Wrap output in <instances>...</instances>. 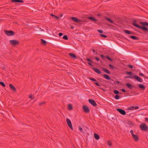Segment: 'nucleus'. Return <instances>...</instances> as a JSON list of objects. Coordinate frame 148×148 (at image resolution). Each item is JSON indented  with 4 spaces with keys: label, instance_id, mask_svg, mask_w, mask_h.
<instances>
[{
    "label": "nucleus",
    "instance_id": "obj_53",
    "mask_svg": "<svg viewBox=\"0 0 148 148\" xmlns=\"http://www.w3.org/2000/svg\"><path fill=\"white\" fill-rule=\"evenodd\" d=\"M92 51H93V53H94L95 54L97 53H95V52H96L94 49H92Z\"/></svg>",
    "mask_w": 148,
    "mask_h": 148
},
{
    "label": "nucleus",
    "instance_id": "obj_47",
    "mask_svg": "<svg viewBox=\"0 0 148 148\" xmlns=\"http://www.w3.org/2000/svg\"><path fill=\"white\" fill-rule=\"evenodd\" d=\"M121 90L123 92H126V90L125 89H121Z\"/></svg>",
    "mask_w": 148,
    "mask_h": 148
},
{
    "label": "nucleus",
    "instance_id": "obj_51",
    "mask_svg": "<svg viewBox=\"0 0 148 148\" xmlns=\"http://www.w3.org/2000/svg\"><path fill=\"white\" fill-rule=\"evenodd\" d=\"M139 108V107L138 106H134V110L137 109Z\"/></svg>",
    "mask_w": 148,
    "mask_h": 148
},
{
    "label": "nucleus",
    "instance_id": "obj_1",
    "mask_svg": "<svg viewBox=\"0 0 148 148\" xmlns=\"http://www.w3.org/2000/svg\"><path fill=\"white\" fill-rule=\"evenodd\" d=\"M134 23H132V25L136 27L141 29L143 30L145 32H148V28L146 27L143 26H140L138 25L136 23V20H134L133 21Z\"/></svg>",
    "mask_w": 148,
    "mask_h": 148
},
{
    "label": "nucleus",
    "instance_id": "obj_34",
    "mask_svg": "<svg viewBox=\"0 0 148 148\" xmlns=\"http://www.w3.org/2000/svg\"><path fill=\"white\" fill-rule=\"evenodd\" d=\"M63 38L65 40H68V39L67 36L66 35H64L63 37Z\"/></svg>",
    "mask_w": 148,
    "mask_h": 148
},
{
    "label": "nucleus",
    "instance_id": "obj_62",
    "mask_svg": "<svg viewBox=\"0 0 148 148\" xmlns=\"http://www.w3.org/2000/svg\"><path fill=\"white\" fill-rule=\"evenodd\" d=\"M100 88L102 89V90H103L104 91H105V90L104 89H103L102 88Z\"/></svg>",
    "mask_w": 148,
    "mask_h": 148
},
{
    "label": "nucleus",
    "instance_id": "obj_22",
    "mask_svg": "<svg viewBox=\"0 0 148 148\" xmlns=\"http://www.w3.org/2000/svg\"><path fill=\"white\" fill-rule=\"evenodd\" d=\"M94 135V137L96 139L98 140L99 139V136L96 133H95Z\"/></svg>",
    "mask_w": 148,
    "mask_h": 148
},
{
    "label": "nucleus",
    "instance_id": "obj_57",
    "mask_svg": "<svg viewBox=\"0 0 148 148\" xmlns=\"http://www.w3.org/2000/svg\"><path fill=\"white\" fill-rule=\"evenodd\" d=\"M139 75H140L141 76H144V75L142 73H140Z\"/></svg>",
    "mask_w": 148,
    "mask_h": 148
},
{
    "label": "nucleus",
    "instance_id": "obj_39",
    "mask_svg": "<svg viewBox=\"0 0 148 148\" xmlns=\"http://www.w3.org/2000/svg\"><path fill=\"white\" fill-rule=\"evenodd\" d=\"M107 144L110 146H111L112 145V143L110 141H108V142Z\"/></svg>",
    "mask_w": 148,
    "mask_h": 148
},
{
    "label": "nucleus",
    "instance_id": "obj_59",
    "mask_svg": "<svg viewBox=\"0 0 148 148\" xmlns=\"http://www.w3.org/2000/svg\"><path fill=\"white\" fill-rule=\"evenodd\" d=\"M145 120L146 121L148 122V118H145Z\"/></svg>",
    "mask_w": 148,
    "mask_h": 148
},
{
    "label": "nucleus",
    "instance_id": "obj_36",
    "mask_svg": "<svg viewBox=\"0 0 148 148\" xmlns=\"http://www.w3.org/2000/svg\"><path fill=\"white\" fill-rule=\"evenodd\" d=\"M120 98V96L118 95H116L114 97V98L116 99H118Z\"/></svg>",
    "mask_w": 148,
    "mask_h": 148
},
{
    "label": "nucleus",
    "instance_id": "obj_11",
    "mask_svg": "<svg viewBox=\"0 0 148 148\" xmlns=\"http://www.w3.org/2000/svg\"><path fill=\"white\" fill-rule=\"evenodd\" d=\"M92 69L95 72L97 73L98 74H101V72L100 71V70L96 68H92Z\"/></svg>",
    "mask_w": 148,
    "mask_h": 148
},
{
    "label": "nucleus",
    "instance_id": "obj_55",
    "mask_svg": "<svg viewBox=\"0 0 148 148\" xmlns=\"http://www.w3.org/2000/svg\"><path fill=\"white\" fill-rule=\"evenodd\" d=\"M50 15L51 16H52V17H55V16L56 15L52 14H50Z\"/></svg>",
    "mask_w": 148,
    "mask_h": 148
},
{
    "label": "nucleus",
    "instance_id": "obj_3",
    "mask_svg": "<svg viewBox=\"0 0 148 148\" xmlns=\"http://www.w3.org/2000/svg\"><path fill=\"white\" fill-rule=\"evenodd\" d=\"M140 127L141 130L144 131H147L148 129L147 125L145 123L141 124L140 126Z\"/></svg>",
    "mask_w": 148,
    "mask_h": 148
},
{
    "label": "nucleus",
    "instance_id": "obj_41",
    "mask_svg": "<svg viewBox=\"0 0 148 148\" xmlns=\"http://www.w3.org/2000/svg\"><path fill=\"white\" fill-rule=\"evenodd\" d=\"M109 67H110L111 68L113 69V68H114V67L111 64H109Z\"/></svg>",
    "mask_w": 148,
    "mask_h": 148
},
{
    "label": "nucleus",
    "instance_id": "obj_33",
    "mask_svg": "<svg viewBox=\"0 0 148 148\" xmlns=\"http://www.w3.org/2000/svg\"><path fill=\"white\" fill-rule=\"evenodd\" d=\"M0 84L4 87L5 86V85L3 82H0Z\"/></svg>",
    "mask_w": 148,
    "mask_h": 148
},
{
    "label": "nucleus",
    "instance_id": "obj_6",
    "mask_svg": "<svg viewBox=\"0 0 148 148\" xmlns=\"http://www.w3.org/2000/svg\"><path fill=\"white\" fill-rule=\"evenodd\" d=\"M116 110L122 115H125L126 114L125 111L121 109L117 108Z\"/></svg>",
    "mask_w": 148,
    "mask_h": 148
},
{
    "label": "nucleus",
    "instance_id": "obj_35",
    "mask_svg": "<svg viewBox=\"0 0 148 148\" xmlns=\"http://www.w3.org/2000/svg\"><path fill=\"white\" fill-rule=\"evenodd\" d=\"M59 45L60 46H61L62 47H68L67 46L64 45L62 44L61 43H59Z\"/></svg>",
    "mask_w": 148,
    "mask_h": 148
},
{
    "label": "nucleus",
    "instance_id": "obj_58",
    "mask_svg": "<svg viewBox=\"0 0 148 148\" xmlns=\"http://www.w3.org/2000/svg\"><path fill=\"white\" fill-rule=\"evenodd\" d=\"M55 17H56L57 19H58L59 18V17L57 16H56Z\"/></svg>",
    "mask_w": 148,
    "mask_h": 148
},
{
    "label": "nucleus",
    "instance_id": "obj_27",
    "mask_svg": "<svg viewBox=\"0 0 148 148\" xmlns=\"http://www.w3.org/2000/svg\"><path fill=\"white\" fill-rule=\"evenodd\" d=\"M41 42L42 44L43 45H45L47 43V42L45 40H44L43 39H41Z\"/></svg>",
    "mask_w": 148,
    "mask_h": 148
},
{
    "label": "nucleus",
    "instance_id": "obj_9",
    "mask_svg": "<svg viewBox=\"0 0 148 148\" xmlns=\"http://www.w3.org/2000/svg\"><path fill=\"white\" fill-rule=\"evenodd\" d=\"M9 86L10 89L12 90L14 92H16V91L17 90L16 88L12 84H9Z\"/></svg>",
    "mask_w": 148,
    "mask_h": 148
},
{
    "label": "nucleus",
    "instance_id": "obj_49",
    "mask_svg": "<svg viewBox=\"0 0 148 148\" xmlns=\"http://www.w3.org/2000/svg\"><path fill=\"white\" fill-rule=\"evenodd\" d=\"M130 132L132 134V136L133 135H134V134L133 133V131L132 130H131L130 131Z\"/></svg>",
    "mask_w": 148,
    "mask_h": 148
},
{
    "label": "nucleus",
    "instance_id": "obj_42",
    "mask_svg": "<svg viewBox=\"0 0 148 148\" xmlns=\"http://www.w3.org/2000/svg\"><path fill=\"white\" fill-rule=\"evenodd\" d=\"M98 31L99 33L102 34L103 33V31L102 30L99 29L98 30Z\"/></svg>",
    "mask_w": 148,
    "mask_h": 148
},
{
    "label": "nucleus",
    "instance_id": "obj_50",
    "mask_svg": "<svg viewBox=\"0 0 148 148\" xmlns=\"http://www.w3.org/2000/svg\"><path fill=\"white\" fill-rule=\"evenodd\" d=\"M69 126L70 127V128H71V129L72 130L73 129V127L72 126V125H69Z\"/></svg>",
    "mask_w": 148,
    "mask_h": 148
},
{
    "label": "nucleus",
    "instance_id": "obj_32",
    "mask_svg": "<svg viewBox=\"0 0 148 148\" xmlns=\"http://www.w3.org/2000/svg\"><path fill=\"white\" fill-rule=\"evenodd\" d=\"M127 110H134V106H131L128 108Z\"/></svg>",
    "mask_w": 148,
    "mask_h": 148
},
{
    "label": "nucleus",
    "instance_id": "obj_56",
    "mask_svg": "<svg viewBox=\"0 0 148 148\" xmlns=\"http://www.w3.org/2000/svg\"><path fill=\"white\" fill-rule=\"evenodd\" d=\"M116 82L117 84H119L120 83V82L118 81H116Z\"/></svg>",
    "mask_w": 148,
    "mask_h": 148
},
{
    "label": "nucleus",
    "instance_id": "obj_2",
    "mask_svg": "<svg viewBox=\"0 0 148 148\" xmlns=\"http://www.w3.org/2000/svg\"><path fill=\"white\" fill-rule=\"evenodd\" d=\"M138 82H143V80L137 75H134L133 77L132 76H128L125 77V78H131L132 79L133 77Z\"/></svg>",
    "mask_w": 148,
    "mask_h": 148
},
{
    "label": "nucleus",
    "instance_id": "obj_25",
    "mask_svg": "<svg viewBox=\"0 0 148 148\" xmlns=\"http://www.w3.org/2000/svg\"><path fill=\"white\" fill-rule=\"evenodd\" d=\"M132 39L134 40H138L139 39V38H138L137 37L134 36H130V37Z\"/></svg>",
    "mask_w": 148,
    "mask_h": 148
},
{
    "label": "nucleus",
    "instance_id": "obj_16",
    "mask_svg": "<svg viewBox=\"0 0 148 148\" xmlns=\"http://www.w3.org/2000/svg\"><path fill=\"white\" fill-rule=\"evenodd\" d=\"M69 55L71 57L75 59L77 58L76 56L75 55V54L73 53H69Z\"/></svg>",
    "mask_w": 148,
    "mask_h": 148
},
{
    "label": "nucleus",
    "instance_id": "obj_26",
    "mask_svg": "<svg viewBox=\"0 0 148 148\" xmlns=\"http://www.w3.org/2000/svg\"><path fill=\"white\" fill-rule=\"evenodd\" d=\"M106 19L112 23H114V21L110 18H106Z\"/></svg>",
    "mask_w": 148,
    "mask_h": 148
},
{
    "label": "nucleus",
    "instance_id": "obj_23",
    "mask_svg": "<svg viewBox=\"0 0 148 148\" xmlns=\"http://www.w3.org/2000/svg\"><path fill=\"white\" fill-rule=\"evenodd\" d=\"M103 71H104L106 73L108 74H110V72L108 70V69H106L105 68H103L102 69Z\"/></svg>",
    "mask_w": 148,
    "mask_h": 148
},
{
    "label": "nucleus",
    "instance_id": "obj_4",
    "mask_svg": "<svg viewBox=\"0 0 148 148\" xmlns=\"http://www.w3.org/2000/svg\"><path fill=\"white\" fill-rule=\"evenodd\" d=\"M5 34L8 36H12L14 35V32L12 30H5Z\"/></svg>",
    "mask_w": 148,
    "mask_h": 148
},
{
    "label": "nucleus",
    "instance_id": "obj_28",
    "mask_svg": "<svg viewBox=\"0 0 148 148\" xmlns=\"http://www.w3.org/2000/svg\"><path fill=\"white\" fill-rule=\"evenodd\" d=\"M105 58L108 60H109L110 61H113V60L109 56H105Z\"/></svg>",
    "mask_w": 148,
    "mask_h": 148
},
{
    "label": "nucleus",
    "instance_id": "obj_8",
    "mask_svg": "<svg viewBox=\"0 0 148 148\" xmlns=\"http://www.w3.org/2000/svg\"><path fill=\"white\" fill-rule=\"evenodd\" d=\"M88 101L90 103L94 106H95L97 105L95 101L93 99H90L88 100Z\"/></svg>",
    "mask_w": 148,
    "mask_h": 148
},
{
    "label": "nucleus",
    "instance_id": "obj_54",
    "mask_svg": "<svg viewBox=\"0 0 148 148\" xmlns=\"http://www.w3.org/2000/svg\"><path fill=\"white\" fill-rule=\"evenodd\" d=\"M29 98H30L31 99H34V98H32V95H30L29 96Z\"/></svg>",
    "mask_w": 148,
    "mask_h": 148
},
{
    "label": "nucleus",
    "instance_id": "obj_29",
    "mask_svg": "<svg viewBox=\"0 0 148 148\" xmlns=\"http://www.w3.org/2000/svg\"><path fill=\"white\" fill-rule=\"evenodd\" d=\"M114 93L116 95H118L120 94V92L119 91L117 90H114L113 91Z\"/></svg>",
    "mask_w": 148,
    "mask_h": 148
},
{
    "label": "nucleus",
    "instance_id": "obj_10",
    "mask_svg": "<svg viewBox=\"0 0 148 148\" xmlns=\"http://www.w3.org/2000/svg\"><path fill=\"white\" fill-rule=\"evenodd\" d=\"M86 60L88 62V64L89 66H93V65L92 64V63H93V61L92 60L88 58H86Z\"/></svg>",
    "mask_w": 148,
    "mask_h": 148
},
{
    "label": "nucleus",
    "instance_id": "obj_31",
    "mask_svg": "<svg viewBox=\"0 0 148 148\" xmlns=\"http://www.w3.org/2000/svg\"><path fill=\"white\" fill-rule=\"evenodd\" d=\"M68 109L71 110L73 108L71 104H69L68 105Z\"/></svg>",
    "mask_w": 148,
    "mask_h": 148
},
{
    "label": "nucleus",
    "instance_id": "obj_44",
    "mask_svg": "<svg viewBox=\"0 0 148 148\" xmlns=\"http://www.w3.org/2000/svg\"><path fill=\"white\" fill-rule=\"evenodd\" d=\"M94 84L97 86H100L101 85H100L99 83H98L97 82H95Z\"/></svg>",
    "mask_w": 148,
    "mask_h": 148
},
{
    "label": "nucleus",
    "instance_id": "obj_5",
    "mask_svg": "<svg viewBox=\"0 0 148 148\" xmlns=\"http://www.w3.org/2000/svg\"><path fill=\"white\" fill-rule=\"evenodd\" d=\"M10 42L12 46L17 45L19 43V42L18 40H10Z\"/></svg>",
    "mask_w": 148,
    "mask_h": 148
},
{
    "label": "nucleus",
    "instance_id": "obj_40",
    "mask_svg": "<svg viewBox=\"0 0 148 148\" xmlns=\"http://www.w3.org/2000/svg\"><path fill=\"white\" fill-rule=\"evenodd\" d=\"M100 36L103 37L104 38H106L107 37V36H106L105 35H104V34H100Z\"/></svg>",
    "mask_w": 148,
    "mask_h": 148
},
{
    "label": "nucleus",
    "instance_id": "obj_7",
    "mask_svg": "<svg viewBox=\"0 0 148 148\" xmlns=\"http://www.w3.org/2000/svg\"><path fill=\"white\" fill-rule=\"evenodd\" d=\"M82 108L84 111L86 113H88L90 112L89 109L87 106L84 105L83 106Z\"/></svg>",
    "mask_w": 148,
    "mask_h": 148
},
{
    "label": "nucleus",
    "instance_id": "obj_19",
    "mask_svg": "<svg viewBox=\"0 0 148 148\" xmlns=\"http://www.w3.org/2000/svg\"><path fill=\"white\" fill-rule=\"evenodd\" d=\"M126 85L128 88H130V90L132 89V88L133 87V86L130 83H126Z\"/></svg>",
    "mask_w": 148,
    "mask_h": 148
},
{
    "label": "nucleus",
    "instance_id": "obj_21",
    "mask_svg": "<svg viewBox=\"0 0 148 148\" xmlns=\"http://www.w3.org/2000/svg\"><path fill=\"white\" fill-rule=\"evenodd\" d=\"M11 1L12 3L18 2V3H23V0H12Z\"/></svg>",
    "mask_w": 148,
    "mask_h": 148
},
{
    "label": "nucleus",
    "instance_id": "obj_18",
    "mask_svg": "<svg viewBox=\"0 0 148 148\" xmlns=\"http://www.w3.org/2000/svg\"><path fill=\"white\" fill-rule=\"evenodd\" d=\"M88 18L90 20L93 21H97V19L95 18L92 16H90L88 17Z\"/></svg>",
    "mask_w": 148,
    "mask_h": 148
},
{
    "label": "nucleus",
    "instance_id": "obj_14",
    "mask_svg": "<svg viewBox=\"0 0 148 148\" xmlns=\"http://www.w3.org/2000/svg\"><path fill=\"white\" fill-rule=\"evenodd\" d=\"M132 136L135 141H137L139 140V139L138 135L134 134Z\"/></svg>",
    "mask_w": 148,
    "mask_h": 148
},
{
    "label": "nucleus",
    "instance_id": "obj_17",
    "mask_svg": "<svg viewBox=\"0 0 148 148\" xmlns=\"http://www.w3.org/2000/svg\"><path fill=\"white\" fill-rule=\"evenodd\" d=\"M124 32L127 34H133V33L131 31H130L128 30H124Z\"/></svg>",
    "mask_w": 148,
    "mask_h": 148
},
{
    "label": "nucleus",
    "instance_id": "obj_64",
    "mask_svg": "<svg viewBox=\"0 0 148 148\" xmlns=\"http://www.w3.org/2000/svg\"><path fill=\"white\" fill-rule=\"evenodd\" d=\"M73 146H74H74H74V145L73 144Z\"/></svg>",
    "mask_w": 148,
    "mask_h": 148
},
{
    "label": "nucleus",
    "instance_id": "obj_13",
    "mask_svg": "<svg viewBox=\"0 0 148 148\" xmlns=\"http://www.w3.org/2000/svg\"><path fill=\"white\" fill-rule=\"evenodd\" d=\"M71 18L73 21L76 23H78L81 21L80 20L78 19L77 18L74 17H71Z\"/></svg>",
    "mask_w": 148,
    "mask_h": 148
},
{
    "label": "nucleus",
    "instance_id": "obj_60",
    "mask_svg": "<svg viewBox=\"0 0 148 148\" xmlns=\"http://www.w3.org/2000/svg\"><path fill=\"white\" fill-rule=\"evenodd\" d=\"M97 16H101V14H98L97 15Z\"/></svg>",
    "mask_w": 148,
    "mask_h": 148
},
{
    "label": "nucleus",
    "instance_id": "obj_52",
    "mask_svg": "<svg viewBox=\"0 0 148 148\" xmlns=\"http://www.w3.org/2000/svg\"><path fill=\"white\" fill-rule=\"evenodd\" d=\"M63 35V33H60L59 34V35L60 36H61Z\"/></svg>",
    "mask_w": 148,
    "mask_h": 148
},
{
    "label": "nucleus",
    "instance_id": "obj_24",
    "mask_svg": "<svg viewBox=\"0 0 148 148\" xmlns=\"http://www.w3.org/2000/svg\"><path fill=\"white\" fill-rule=\"evenodd\" d=\"M66 122L68 126L72 125L70 119H66Z\"/></svg>",
    "mask_w": 148,
    "mask_h": 148
},
{
    "label": "nucleus",
    "instance_id": "obj_43",
    "mask_svg": "<svg viewBox=\"0 0 148 148\" xmlns=\"http://www.w3.org/2000/svg\"><path fill=\"white\" fill-rule=\"evenodd\" d=\"M79 129L80 132H82V128L81 127V126H79Z\"/></svg>",
    "mask_w": 148,
    "mask_h": 148
},
{
    "label": "nucleus",
    "instance_id": "obj_48",
    "mask_svg": "<svg viewBox=\"0 0 148 148\" xmlns=\"http://www.w3.org/2000/svg\"><path fill=\"white\" fill-rule=\"evenodd\" d=\"M95 58L97 61H99V58L97 57H95Z\"/></svg>",
    "mask_w": 148,
    "mask_h": 148
},
{
    "label": "nucleus",
    "instance_id": "obj_15",
    "mask_svg": "<svg viewBox=\"0 0 148 148\" xmlns=\"http://www.w3.org/2000/svg\"><path fill=\"white\" fill-rule=\"evenodd\" d=\"M140 24L142 25H143V26L146 27H148V23L147 22H140Z\"/></svg>",
    "mask_w": 148,
    "mask_h": 148
},
{
    "label": "nucleus",
    "instance_id": "obj_38",
    "mask_svg": "<svg viewBox=\"0 0 148 148\" xmlns=\"http://www.w3.org/2000/svg\"><path fill=\"white\" fill-rule=\"evenodd\" d=\"M45 102H40L39 103V106H40L42 105L45 104Z\"/></svg>",
    "mask_w": 148,
    "mask_h": 148
},
{
    "label": "nucleus",
    "instance_id": "obj_46",
    "mask_svg": "<svg viewBox=\"0 0 148 148\" xmlns=\"http://www.w3.org/2000/svg\"><path fill=\"white\" fill-rule=\"evenodd\" d=\"M128 66L130 68L132 69L133 68V66L131 64L128 65Z\"/></svg>",
    "mask_w": 148,
    "mask_h": 148
},
{
    "label": "nucleus",
    "instance_id": "obj_12",
    "mask_svg": "<svg viewBox=\"0 0 148 148\" xmlns=\"http://www.w3.org/2000/svg\"><path fill=\"white\" fill-rule=\"evenodd\" d=\"M138 87L141 89L142 90H145V86L143 84H140L138 85Z\"/></svg>",
    "mask_w": 148,
    "mask_h": 148
},
{
    "label": "nucleus",
    "instance_id": "obj_37",
    "mask_svg": "<svg viewBox=\"0 0 148 148\" xmlns=\"http://www.w3.org/2000/svg\"><path fill=\"white\" fill-rule=\"evenodd\" d=\"M89 79L90 80L93 81H95V82H97V80L94 78L89 77Z\"/></svg>",
    "mask_w": 148,
    "mask_h": 148
},
{
    "label": "nucleus",
    "instance_id": "obj_45",
    "mask_svg": "<svg viewBox=\"0 0 148 148\" xmlns=\"http://www.w3.org/2000/svg\"><path fill=\"white\" fill-rule=\"evenodd\" d=\"M101 57L104 60L105 57L103 55H100Z\"/></svg>",
    "mask_w": 148,
    "mask_h": 148
},
{
    "label": "nucleus",
    "instance_id": "obj_61",
    "mask_svg": "<svg viewBox=\"0 0 148 148\" xmlns=\"http://www.w3.org/2000/svg\"><path fill=\"white\" fill-rule=\"evenodd\" d=\"M71 29H73V27H71Z\"/></svg>",
    "mask_w": 148,
    "mask_h": 148
},
{
    "label": "nucleus",
    "instance_id": "obj_30",
    "mask_svg": "<svg viewBox=\"0 0 148 148\" xmlns=\"http://www.w3.org/2000/svg\"><path fill=\"white\" fill-rule=\"evenodd\" d=\"M125 73L127 74L130 75H133V73L132 72H128L127 71H126L125 72Z\"/></svg>",
    "mask_w": 148,
    "mask_h": 148
},
{
    "label": "nucleus",
    "instance_id": "obj_63",
    "mask_svg": "<svg viewBox=\"0 0 148 148\" xmlns=\"http://www.w3.org/2000/svg\"><path fill=\"white\" fill-rule=\"evenodd\" d=\"M1 113L3 115H4V114L3 113V112H2Z\"/></svg>",
    "mask_w": 148,
    "mask_h": 148
},
{
    "label": "nucleus",
    "instance_id": "obj_20",
    "mask_svg": "<svg viewBox=\"0 0 148 148\" xmlns=\"http://www.w3.org/2000/svg\"><path fill=\"white\" fill-rule=\"evenodd\" d=\"M103 77L107 80H110L111 79L110 77L109 76L106 74H104L103 75Z\"/></svg>",
    "mask_w": 148,
    "mask_h": 148
}]
</instances>
